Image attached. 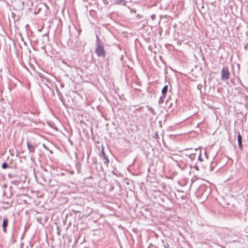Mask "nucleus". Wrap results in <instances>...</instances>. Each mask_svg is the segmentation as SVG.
I'll return each instance as SVG.
<instances>
[{
  "label": "nucleus",
  "instance_id": "1a4fd4ad",
  "mask_svg": "<svg viewBox=\"0 0 248 248\" xmlns=\"http://www.w3.org/2000/svg\"><path fill=\"white\" fill-rule=\"evenodd\" d=\"M96 37H97V40H98V39H99V38H98V36H97V35L96 36Z\"/></svg>",
  "mask_w": 248,
  "mask_h": 248
},
{
  "label": "nucleus",
  "instance_id": "f03ea898",
  "mask_svg": "<svg viewBox=\"0 0 248 248\" xmlns=\"http://www.w3.org/2000/svg\"><path fill=\"white\" fill-rule=\"evenodd\" d=\"M221 78L223 80H228L230 78V72L227 66L223 67L221 71Z\"/></svg>",
  "mask_w": 248,
  "mask_h": 248
},
{
  "label": "nucleus",
  "instance_id": "7ed1b4c3",
  "mask_svg": "<svg viewBox=\"0 0 248 248\" xmlns=\"http://www.w3.org/2000/svg\"><path fill=\"white\" fill-rule=\"evenodd\" d=\"M8 220L7 218L4 219L2 223V227L4 232H6V227L8 225Z\"/></svg>",
  "mask_w": 248,
  "mask_h": 248
},
{
  "label": "nucleus",
  "instance_id": "20e7f679",
  "mask_svg": "<svg viewBox=\"0 0 248 248\" xmlns=\"http://www.w3.org/2000/svg\"><path fill=\"white\" fill-rule=\"evenodd\" d=\"M238 145L240 149H242V137L240 134H238Z\"/></svg>",
  "mask_w": 248,
  "mask_h": 248
},
{
  "label": "nucleus",
  "instance_id": "423d86ee",
  "mask_svg": "<svg viewBox=\"0 0 248 248\" xmlns=\"http://www.w3.org/2000/svg\"><path fill=\"white\" fill-rule=\"evenodd\" d=\"M102 153L104 159L105 160V163H106V164H108V162H109V160L107 156L106 155L103 149H102Z\"/></svg>",
  "mask_w": 248,
  "mask_h": 248
},
{
  "label": "nucleus",
  "instance_id": "f257e3e1",
  "mask_svg": "<svg viewBox=\"0 0 248 248\" xmlns=\"http://www.w3.org/2000/svg\"><path fill=\"white\" fill-rule=\"evenodd\" d=\"M95 52L98 57L105 56V50L102 44H98L95 50Z\"/></svg>",
  "mask_w": 248,
  "mask_h": 248
},
{
  "label": "nucleus",
  "instance_id": "0eeeda50",
  "mask_svg": "<svg viewBox=\"0 0 248 248\" xmlns=\"http://www.w3.org/2000/svg\"><path fill=\"white\" fill-rule=\"evenodd\" d=\"M7 167V164L6 163H4L2 165V167L3 169H6Z\"/></svg>",
  "mask_w": 248,
  "mask_h": 248
},
{
  "label": "nucleus",
  "instance_id": "6e6552de",
  "mask_svg": "<svg viewBox=\"0 0 248 248\" xmlns=\"http://www.w3.org/2000/svg\"><path fill=\"white\" fill-rule=\"evenodd\" d=\"M165 248H170L169 247H166L165 246Z\"/></svg>",
  "mask_w": 248,
  "mask_h": 248
},
{
  "label": "nucleus",
  "instance_id": "39448f33",
  "mask_svg": "<svg viewBox=\"0 0 248 248\" xmlns=\"http://www.w3.org/2000/svg\"><path fill=\"white\" fill-rule=\"evenodd\" d=\"M168 87L167 85H166L164 87V88L162 90V93L163 95V97H165L166 96V93L168 91Z\"/></svg>",
  "mask_w": 248,
  "mask_h": 248
}]
</instances>
